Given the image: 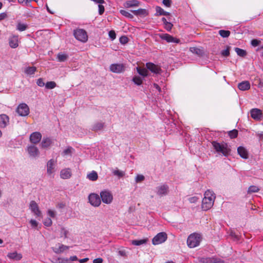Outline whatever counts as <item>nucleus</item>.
Listing matches in <instances>:
<instances>
[{
	"label": "nucleus",
	"instance_id": "obj_1",
	"mask_svg": "<svg viewBox=\"0 0 263 263\" xmlns=\"http://www.w3.org/2000/svg\"><path fill=\"white\" fill-rule=\"evenodd\" d=\"M204 196L201 207L203 210L207 211L213 206L216 197L214 193L210 190L205 191Z\"/></svg>",
	"mask_w": 263,
	"mask_h": 263
},
{
	"label": "nucleus",
	"instance_id": "obj_2",
	"mask_svg": "<svg viewBox=\"0 0 263 263\" xmlns=\"http://www.w3.org/2000/svg\"><path fill=\"white\" fill-rule=\"evenodd\" d=\"M212 144L214 149L218 153L221 154L226 157H228L230 155L231 149L230 146L227 143H219L214 141L212 142Z\"/></svg>",
	"mask_w": 263,
	"mask_h": 263
},
{
	"label": "nucleus",
	"instance_id": "obj_3",
	"mask_svg": "<svg viewBox=\"0 0 263 263\" xmlns=\"http://www.w3.org/2000/svg\"><path fill=\"white\" fill-rule=\"evenodd\" d=\"M201 235L198 233H193L189 235L187 239V245L190 248H194L199 245L201 240Z\"/></svg>",
	"mask_w": 263,
	"mask_h": 263
},
{
	"label": "nucleus",
	"instance_id": "obj_4",
	"mask_svg": "<svg viewBox=\"0 0 263 263\" xmlns=\"http://www.w3.org/2000/svg\"><path fill=\"white\" fill-rule=\"evenodd\" d=\"M73 35L76 39L79 41L85 43L88 40L86 31L82 29H77L74 30Z\"/></svg>",
	"mask_w": 263,
	"mask_h": 263
},
{
	"label": "nucleus",
	"instance_id": "obj_5",
	"mask_svg": "<svg viewBox=\"0 0 263 263\" xmlns=\"http://www.w3.org/2000/svg\"><path fill=\"white\" fill-rule=\"evenodd\" d=\"M167 234L165 232H160L157 234L152 239V243L154 245H158L165 242L167 239Z\"/></svg>",
	"mask_w": 263,
	"mask_h": 263
},
{
	"label": "nucleus",
	"instance_id": "obj_6",
	"mask_svg": "<svg viewBox=\"0 0 263 263\" xmlns=\"http://www.w3.org/2000/svg\"><path fill=\"white\" fill-rule=\"evenodd\" d=\"M100 197L103 203L110 204L113 199V196L110 192L108 191H103L100 193Z\"/></svg>",
	"mask_w": 263,
	"mask_h": 263
},
{
	"label": "nucleus",
	"instance_id": "obj_7",
	"mask_svg": "<svg viewBox=\"0 0 263 263\" xmlns=\"http://www.w3.org/2000/svg\"><path fill=\"white\" fill-rule=\"evenodd\" d=\"M89 203L94 206H99L101 202L100 196L95 193L90 194L88 196Z\"/></svg>",
	"mask_w": 263,
	"mask_h": 263
},
{
	"label": "nucleus",
	"instance_id": "obj_8",
	"mask_svg": "<svg viewBox=\"0 0 263 263\" xmlns=\"http://www.w3.org/2000/svg\"><path fill=\"white\" fill-rule=\"evenodd\" d=\"M16 112L21 116H26L29 113V107L25 103H21L17 106Z\"/></svg>",
	"mask_w": 263,
	"mask_h": 263
},
{
	"label": "nucleus",
	"instance_id": "obj_9",
	"mask_svg": "<svg viewBox=\"0 0 263 263\" xmlns=\"http://www.w3.org/2000/svg\"><path fill=\"white\" fill-rule=\"evenodd\" d=\"M169 191V187L166 184H161L156 187V193L158 196L166 195Z\"/></svg>",
	"mask_w": 263,
	"mask_h": 263
},
{
	"label": "nucleus",
	"instance_id": "obj_10",
	"mask_svg": "<svg viewBox=\"0 0 263 263\" xmlns=\"http://www.w3.org/2000/svg\"><path fill=\"white\" fill-rule=\"evenodd\" d=\"M125 66L123 64H112L109 66L110 70L114 73H121L125 71Z\"/></svg>",
	"mask_w": 263,
	"mask_h": 263
},
{
	"label": "nucleus",
	"instance_id": "obj_11",
	"mask_svg": "<svg viewBox=\"0 0 263 263\" xmlns=\"http://www.w3.org/2000/svg\"><path fill=\"white\" fill-rule=\"evenodd\" d=\"M159 36L162 40L166 41L167 43H179L180 40L173 37L167 33H161L159 34Z\"/></svg>",
	"mask_w": 263,
	"mask_h": 263
},
{
	"label": "nucleus",
	"instance_id": "obj_12",
	"mask_svg": "<svg viewBox=\"0 0 263 263\" xmlns=\"http://www.w3.org/2000/svg\"><path fill=\"white\" fill-rule=\"evenodd\" d=\"M27 151L30 157L36 158L39 156L40 152L38 148L34 145H29L27 147Z\"/></svg>",
	"mask_w": 263,
	"mask_h": 263
},
{
	"label": "nucleus",
	"instance_id": "obj_13",
	"mask_svg": "<svg viewBox=\"0 0 263 263\" xmlns=\"http://www.w3.org/2000/svg\"><path fill=\"white\" fill-rule=\"evenodd\" d=\"M146 67L147 69L150 70L152 72L155 74H159L161 72V69L160 66L155 65V64L151 62L146 64Z\"/></svg>",
	"mask_w": 263,
	"mask_h": 263
},
{
	"label": "nucleus",
	"instance_id": "obj_14",
	"mask_svg": "<svg viewBox=\"0 0 263 263\" xmlns=\"http://www.w3.org/2000/svg\"><path fill=\"white\" fill-rule=\"evenodd\" d=\"M29 208L31 212L37 217H41L42 213L39 210L37 204L34 201H31L30 203Z\"/></svg>",
	"mask_w": 263,
	"mask_h": 263
},
{
	"label": "nucleus",
	"instance_id": "obj_15",
	"mask_svg": "<svg viewBox=\"0 0 263 263\" xmlns=\"http://www.w3.org/2000/svg\"><path fill=\"white\" fill-rule=\"evenodd\" d=\"M250 114L251 117L256 120H260L262 118V112L261 110L258 108L252 109L250 111Z\"/></svg>",
	"mask_w": 263,
	"mask_h": 263
},
{
	"label": "nucleus",
	"instance_id": "obj_16",
	"mask_svg": "<svg viewBox=\"0 0 263 263\" xmlns=\"http://www.w3.org/2000/svg\"><path fill=\"white\" fill-rule=\"evenodd\" d=\"M42 135L39 132H34L30 136V141L33 144L38 143L41 140Z\"/></svg>",
	"mask_w": 263,
	"mask_h": 263
},
{
	"label": "nucleus",
	"instance_id": "obj_17",
	"mask_svg": "<svg viewBox=\"0 0 263 263\" xmlns=\"http://www.w3.org/2000/svg\"><path fill=\"white\" fill-rule=\"evenodd\" d=\"M9 44L12 48H16L18 46V36L13 35L9 39Z\"/></svg>",
	"mask_w": 263,
	"mask_h": 263
},
{
	"label": "nucleus",
	"instance_id": "obj_18",
	"mask_svg": "<svg viewBox=\"0 0 263 263\" xmlns=\"http://www.w3.org/2000/svg\"><path fill=\"white\" fill-rule=\"evenodd\" d=\"M9 123V118L5 114L0 115V127L5 128Z\"/></svg>",
	"mask_w": 263,
	"mask_h": 263
},
{
	"label": "nucleus",
	"instance_id": "obj_19",
	"mask_svg": "<svg viewBox=\"0 0 263 263\" xmlns=\"http://www.w3.org/2000/svg\"><path fill=\"white\" fill-rule=\"evenodd\" d=\"M55 164V161L53 159L49 160L47 162V173L48 175H50L54 172Z\"/></svg>",
	"mask_w": 263,
	"mask_h": 263
},
{
	"label": "nucleus",
	"instance_id": "obj_20",
	"mask_svg": "<svg viewBox=\"0 0 263 263\" xmlns=\"http://www.w3.org/2000/svg\"><path fill=\"white\" fill-rule=\"evenodd\" d=\"M72 173L71 170L69 168L63 169L60 172L61 178L63 179H67L71 177Z\"/></svg>",
	"mask_w": 263,
	"mask_h": 263
},
{
	"label": "nucleus",
	"instance_id": "obj_21",
	"mask_svg": "<svg viewBox=\"0 0 263 263\" xmlns=\"http://www.w3.org/2000/svg\"><path fill=\"white\" fill-rule=\"evenodd\" d=\"M221 259L216 257L202 258L201 261L203 263H218L220 262Z\"/></svg>",
	"mask_w": 263,
	"mask_h": 263
},
{
	"label": "nucleus",
	"instance_id": "obj_22",
	"mask_svg": "<svg viewBox=\"0 0 263 263\" xmlns=\"http://www.w3.org/2000/svg\"><path fill=\"white\" fill-rule=\"evenodd\" d=\"M238 88L242 91H246L250 88V83L248 81H244L238 84Z\"/></svg>",
	"mask_w": 263,
	"mask_h": 263
},
{
	"label": "nucleus",
	"instance_id": "obj_23",
	"mask_svg": "<svg viewBox=\"0 0 263 263\" xmlns=\"http://www.w3.org/2000/svg\"><path fill=\"white\" fill-rule=\"evenodd\" d=\"M237 152L239 156L243 159L248 158V153L247 150L243 146H239L237 148Z\"/></svg>",
	"mask_w": 263,
	"mask_h": 263
},
{
	"label": "nucleus",
	"instance_id": "obj_24",
	"mask_svg": "<svg viewBox=\"0 0 263 263\" xmlns=\"http://www.w3.org/2000/svg\"><path fill=\"white\" fill-rule=\"evenodd\" d=\"M7 256L10 259L16 260H20L22 258V254L17 253L16 252L9 253Z\"/></svg>",
	"mask_w": 263,
	"mask_h": 263
},
{
	"label": "nucleus",
	"instance_id": "obj_25",
	"mask_svg": "<svg viewBox=\"0 0 263 263\" xmlns=\"http://www.w3.org/2000/svg\"><path fill=\"white\" fill-rule=\"evenodd\" d=\"M139 3L136 0L127 1L124 4L125 8H131L138 6Z\"/></svg>",
	"mask_w": 263,
	"mask_h": 263
},
{
	"label": "nucleus",
	"instance_id": "obj_26",
	"mask_svg": "<svg viewBox=\"0 0 263 263\" xmlns=\"http://www.w3.org/2000/svg\"><path fill=\"white\" fill-rule=\"evenodd\" d=\"M130 11L137 16H145L147 14L146 10L143 9H139L136 10H131Z\"/></svg>",
	"mask_w": 263,
	"mask_h": 263
},
{
	"label": "nucleus",
	"instance_id": "obj_27",
	"mask_svg": "<svg viewBox=\"0 0 263 263\" xmlns=\"http://www.w3.org/2000/svg\"><path fill=\"white\" fill-rule=\"evenodd\" d=\"M156 15H165L168 16L170 15V13L168 12L164 11L161 7L159 6L156 7Z\"/></svg>",
	"mask_w": 263,
	"mask_h": 263
},
{
	"label": "nucleus",
	"instance_id": "obj_28",
	"mask_svg": "<svg viewBox=\"0 0 263 263\" xmlns=\"http://www.w3.org/2000/svg\"><path fill=\"white\" fill-rule=\"evenodd\" d=\"M52 143L51 139L49 138H44L41 143V146L43 148L49 147Z\"/></svg>",
	"mask_w": 263,
	"mask_h": 263
},
{
	"label": "nucleus",
	"instance_id": "obj_29",
	"mask_svg": "<svg viewBox=\"0 0 263 263\" xmlns=\"http://www.w3.org/2000/svg\"><path fill=\"white\" fill-rule=\"evenodd\" d=\"M87 178L91 181H96L98 179V176L97 173L92 171L90 173L88 174L87 175Z\"/></svg>",
	"mask_w": 263,
	"mask_h": 263
},
{
	"label": "nucleus",
	"instance_id": "obj_30",
	"mask_svg": "<svg viewBox=\"0 0 263 263\" xmlns=\"http://www.w3.org/2000/svg\"><path fill=\"white\" fill-rule=\"evenodd\" d=\"M190 50L191 52L194 54H197V55L201 57L203 54V51L202 49L197 47H191Z\"/></svg>",
	"mask_w": 263,
	"mask_h": 263
},
{
	"label": "nucleus",
	"instance_id": "obj_31",
	"mask_svg": "<svg viewBox=\"0 0 263 263\" xmlns=\"http://www.w3.org/2000/svg\"><path fill=\"white\" fill-rule=\"evenodd\" d=\"M104 126V123L102 122L95 123L92 126L91 129L95 132L101 130Z\"/></svg>",
	"mask_w": 263,
	"mask_h": 263
},
{
	"label": "nucleus",
	"instance_id": "obj_32",
	"mask_svg": "<svg viewBox=\"0 0 263 263\" xmlns=\"http://www.w3.org/2000/svg\"><path fill=\"white\" fill-rule=\"evenodd\" d=\"M36 71V68L35 67H27L24 70V72L26 74L28 75H32L34 74V73Z\"/></svg>",
	"mask_w": 263,
	"mask_h": 263
},
{
	"label": "nucleus",
	"instance_id": "obj_33",
	"mask_svg": "<svg viewBox=\"0 0 263 263\" xmlns=\"http://www.w3.org/2000/svg\"><path fill=\"white\" fill-rule=\"evenodd\" d=\"M137 71L138 73L143 77H147L148 75V71L146 69L141 68L140 67H137Z\"/></svg>",
	"mask_w": 263,
	"mask_h": 263
},
{
	"label": "nucleus",
	"instance_id": "obj_34",
	"mask_svg": "<svg viewBox=\"0 0 263 263\" xmlns=\"http://www.w3.org/2000/svg\"><path fill=\"white\" fill-rule=\"evenodd\" d=\"M147 238H145L140 240H133L132 241V243L135 246H140L141 245H143L146 243L147 241Z\"/></svg>",
	"mask_w": 263,
	"mask_h": 263
},
{
	"label": "nucleus",
	"instance_id": "obj_35",
	"mask_svg": "<svg viewBox=\"0 0 263 263\" xmlns=\"http://www.w3.org/2000/svg\"><path fill=\"white\" fill-rule=\"evenodd\" d=\"M28 25L26 24L18 23L16 25V30L19 31H23L26 30Z\"/></svg>",
	"mask_w": 263,
	"mask_h": 263
},
{
	"label": "nucleus",
	"instance_id": "obj_36",
	"mask_svg": "<svg viewBox=\"0 0 263 263\" xmlns=\"http://www.w3.org/2000/svg\"><path fill=\"white\" fill-rule=\"evenodd\" d=\"M69 248V247L68 246H65L64 245H60L59 248L56 249V250H55L54 252L57 253H62L64 251L68 250Z\"/></svg>",
	"mask_w": 263,
	"mask_h": 263
},
{
	"label": "nucleus",
	"instance_id": "obj_37",
	"mask_svg": "<svg viewBox=\"0 0 263 263\" xmlns=\"http://www.w3.org/2000/svg\"><path fill=\"white\" fill-rule=\"evenodd\" d=\"M69 232L64 227H61L60 229V237L66 238L68 237Z\"/></svg>",
	"mask_w": 263,
	"mask_h": 263
},
{
	"label": "nucleus",
	"instance_id": "obj_38",
	"mask_svg": "<svg viewBox=\"0 0 263 263\" xmlns=\"http://www.w3.org/2000/svg\"><path fill=\"white\" fill-rule=\"evenodd\" d=\"M235 51L237 53V54L241 57H244L247 55V52L246 50L239 48L238 47L235 48Z\"/></svg>",
	"mask_w": 263,
	"mask_h": 263
},
{
	"label": "nucleus",
	"instance_id": "obj_39",
	"mask_svg": "<svg viewBox=\"0 0 263 263\" xmlns=\"http://www.w3.org/2000/svg\"><path fill=\"white\" fill-rule=\"evenodd\" d=\"M74 149L72 147L69 146L63 152L62 155L63 156L71 155Z\"/></svg>",
	"mask_w": 263,
	"mask_h": 263
},
{
	"label": "nucleus",
	"instance_id": "obj_40",
	"mask_svg": "<svg viewBox=\"0 0 263 263\" xmlns=\"http://www.w3.org/2000/svg\"><path fill=\"white\" fill-rule=\"evenodd\" d=\"M56 86H57V84H56L55 82H54V81L47 82L45 84V87L47 89H53L54 88H55L56 87Z\"/></svg>",
	"mask_w": 263,
	"mask_h": 263
},
{
	"label": "nucleus",
	"instance_id": "obj_41",
	"mask_svg": "<svg viewBox=\"0 0 263 263\" xmlns=\"http://www.w3.org/2000/svg\"><path fill=\"white\" fill-rule=\"evenodd\" d=\"M219 34L222 37H228L230 35V31L229 30H220Z\"/></svg>",
	"mask_w": 263,
	"mask_h": 263
},
{
	"label": "nucleus",
	"instance_id": "obj_42",
	"mask_svg": "<svg viewBox=\"0 0 263 263\" xmlns=\"http://www.w3.org/2000/svg\"><path fill=\"white\" fill-rule=\"evenodd\" d=\"M120 13L123 16L129 18H133L134 17L133 15L129 12L125 10H120Z\"/></svg>",
	"mask_w": 263,
	"mask_h": 263
},
{
	"label": "nucleus",
	"instance_id": "obj_43",
	"mask_svg": "<svg viewBox=\"0 0 263 263\" xmlns=\"http://www.w3.org/2000/svg\"><path fill=\"white\" fill-rule=\"evenodd\" d=\"M132 80H133V82L137 85H140L142 83V79L140 77H138V76L134 77Z\"/></svg>",
	"mask_w": 263,
	"mask_h": 263
},
{
	"label": "nucleus",
	"instance_id": "obj_44",
	"mask_svg": "<svg viewBox=\"0 0 263 263\" xmlns=\"http://www.w3.org/2000/svg\"><path fill=\"white\" fill-rule=\"evenodd\" d=\"M228 135L231 139L235 138L237 137L238 131L236 129L232 130L229 132Z\"/></svg>",
	"mask_w": 263,
	"mask_h": 263
},
{
	"label": "nucleus",
	"instance_id": "obj_45",
	"mask_svg": "<svg viewBox=\"0 0 263 263\" xmlns=\"http://www.w3.org/2000/svg\"><path fill=\"white\" fill-rule=\"evenodd\" d=\"M67 55L63 53H59L58 55V59L59 62H64L67 59Z\"/></svg>",
	"mask_w": 263,
	"mask_h": 263
},
{
	"label": "nucleus",
	"instance_id": "obj_46",
	"mask_svg": "<svg viewBox=\"0 0 263 263\" xmlns=\"http://www.w3.org/2000/svg\"><path fill=\"white\" fill-rule=\"evenodd\" d=\"M259 190V189L258 186L255 185L250 186L248 189V193H256L258 192Z\"/></svg>",
	"mask_w": 263,
	"mask_h": 263
},
{
	"label": "nucleus",
	"instance_id": "obj_47",
	"mask_svg": "<svg viewBox=\"0 0 263 263\" xmlns=\"http://www.w3.org/2000/svg\"><path fill=\"white\" fill-rule=\"evenodd\" d=\"M114 175L117 176L119 177H122L124 175V173L119 170H115L112 172Z\"/></svg>",
	"mask_w": 263,
	"mask_h": 263
},
{
	"label": "nucleus",
	"instance_id": "obj_48",
	"mask_svg": "<svg viewBox=\"0 0 263 263\" xmlns=\"http://www.w3.org/2000/svg\"><path fill=\"white\" fill-rule=\"evenodd\" d=\"M221 54L223 57H228L230 54V47L228 46L227 47V49L222 50L221 52Z\"/></svg>",
	"mask_w": 263,
	"mask_h": 263
},
{
	"label": "nucleus",
	"instance_id": "obj_49",
	"mask_svg": "<svg viewBox=\"0 0 263 263\" xmlns=\"http://www.w3.org/2000/svg\"><path fill=\"white\" fill-rule=\"evenodd\" d=\"M43 223L46 227H50L52 225V222L50 218H47L44 220Z\"/></svg>",
	"mask_w": 263,
	"mask_h": 263
},
{
	"label": "nucleus",
	"instance_id": "obj_50",
	"mask_svg": "<svg viewBox=\"0 0 263 263\" xmlns=\"http://www.w3.org/2000/svg\"><path fill=\"white\" fill-rule=\"evenodd\" d=\"M119 41L122 44H125L128 42V39L127 36L123 35L120 37Z\"/></svg>",
	"mask_w": 263,
	"mask_h": 263
},
{
	"label": "nucleus",
	"instance_id": "obj_51",
	"mask_svg": "<svg viewBox=\"0 0 263 263\" xmlns=\"http://www.w3.org/2000/svg\"><path fill=\"white\" fill-rule=\"evenodd\" d=\"M108 35L110 39L112 41L116 37V34L114 30H110L108 32Z\"/></svg>",
	"mask_w": 263,
	"mask_h": 263
},
{
	"label": "nucleus",
	"instance_id": "obj_52",
	"mask_svg": "<svg viewBox=\"0 0 263 263\" xmlns=\"http://www.w3.org/2000/svg\"><path fill=\"white\" fill-rule=\"evenodd\" d=\"M144 176L142 175H138L135 179L136 182H140L144 180Z\"/></svg>",
	"mask_w": 263,
	"mask_h": 263
},
{
	"label": "nucleus",
	"instance_id": "obj_53",
	"mask_svg": "<svg viewBox=\"0 0 263 263\" xmlns=\"http://www.w3.org/2000/svg\"><path fill=\"white\" fill-rule=\"evenodd\" d=\"M37 85L40 87H43L45 86V83L43 81V79L42 78H39L36 81Z\"/></svg>",
	"mask_w": 263,
	"mask_h": 263
},
{
	"label": "nucleus",
	"instance_id": "obj_54",
	"mask_svg": "<svg viewBox=\"0 0 263 263\" xmlns=\"http://www.w3.org/2000/svg\"><path fill=\"white\" fill-rule=\"evenodd\" d=\"M173 26V25L171 23L168 22L167 23L164 25V28L166 30L170 31L171 30Z\"/></svg>",
	"mask_w": 263,
	"mask_h": 263
},
{
	"label": "nucleus",
	"instance_id": "obj_55",
	"mask_svg": "<svg viewBox=\"0 0 263 263\" xmlns=\"http://www.w3.org/2000/svg\"><path fill=\"white\" fill-rule=\"evenodd\" d=\"M47 214L49 216L52 218H54L55 217L56 214L54 211L51 210H48L47 211Z\"/></svg>",
	"mask_w": 263,
	"mask_h": 263
},
{
	"label": "nucleus",
	"instance_id": "obj_56",
	"mask_svg": "<svg viewBox=\"0 0 263 263\" xmlns=\"http://www.w3.org/2000/svg\"><path fill=\"white\" fill-rule=\"evenodd\" d=\"M260 43V41L256 39H253L251 41V45L254 47H256L259 45Z\"/></svg>",
	"mask_w": 263,
	"mask_h": 263
},
{
	"label": "nucleus",
	"instance_id": "obj_57",
	"mask_svg": "<svg viewBox=\"0 0 263 263\" xmlns=\"http://www.w3.org/2000/svg\"><path fill=\"white\" fill-rule=\"evenodd\" d=\"M162 3L164 6L167 7H170L171 6L172 1L171 0H163Z\"/></svg>",
	"mask_w": 263,
	"mask_h": 263
},
{
	"label": "nucleus",
	"instance_id": "obj_58",
	"mask_svg": "<svg viewBox=\"0 0 263 263\" xmlns=\"http://www.w3.org/2000/svg\"><path fill=\"white\" fill-rule=\"evenodd\" d=\"M99 13L100 15L102 14L104 12V7L102 4L98 5Z\"/></svg>",
	"mask_w": 263,
	"mask_h": 263
},
{
	"label": "nucleus",
	"instance_id": "obj_59",
	"mask_svg": "<svg viewBox=\"0 0 263 263\" xmlns=\"http://www.w3.org/2000/svg\"><path fill=\"white\" fill-rule=\"evenodd\" d=\"M30 223L31 225V226L33 227V228H36L37 227V224H38V223L37 222V221L35 220H33V219H31L30 221Z\"/></svg>",
	"mask_w": 263,
	"mask_h": 263
},
{
	"label": "nucleus",
	"instance_id": "obj_60",
	"mask_svg": "<svg viewBox=\"0 0 263 263\" xmlns=\"http://www.w3.org/2000/svg\"><path fill=\"white\" fill-rule=\"evenodd\" d=\"M198 198L196 197H192L189 198V201L191 203H195L197 201Z\"/></svg>",
	"mask_w": 263,
	"mask_h": 263
},
{
	"label": "nucleus",
	"instance_id": "obj_61",
	"mask_svg": "<svg viewBox=\"0 0 263 263\" xmlns=\"http://www.w3.org/2000/svg\"><path fill=\"white\" fill-rule=\"evenodd\" d=\"M103 262V259L101 258H98L96 259H95L93 260V263H102Z\"/></svg>",
	"mask_w": 263,
	"mask_h": 263
},
{
	"label": "nucleus",
	"instance_id": "obj_62",
	"mask_svg": "<svg viewBox=\"0 0 263 263\" xmlns=\"http://www.w3.org/2000/svg\"><path fill=\"white\" fill-rule=\"evenodd\" d=\"M7 17V14L6 13H0V21L5 19Z\"/></svg>",
	"mask_w": 263,
	"mask_h": 263
},
{
	"label": "nucleus",
	"instance_id": "obj_63",
	"mask_svg": "<svg viewBox=\"0 0 263 263\" xmlns=\"http://www.w3.org/2000/svg\"><path fill=\"white\" fill-rule=\"evenodd\" d=\"M153 87L155 88H156V89H157L159 91V92H161V88L160 87V86L157 84L154 83Z\"/></svg>",
	"mask_w": 263,
	"mask_h": 263
},
{
	"label": "nucleus",
	"instance_id": "obj_64",
	"mask_svg": "<svg viewBox=\"0 0 263 263\" xmlns=\"http://www.w3.org/2000/svg\"><path fill=\"white\" fill-rule=\"evenodd\" d=\"M91 1L94 2L96 4H98L99 5L102 4L104 3V0H91Z\"/></svg>",
	"mask_w": 263,
	"mask_h": 263
}]
</instances>
